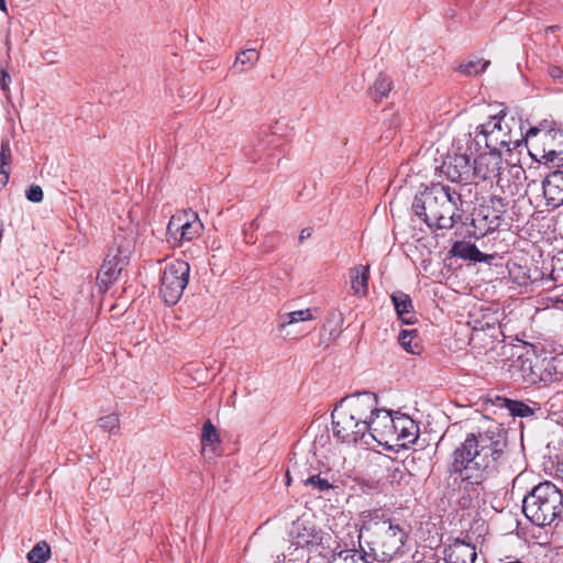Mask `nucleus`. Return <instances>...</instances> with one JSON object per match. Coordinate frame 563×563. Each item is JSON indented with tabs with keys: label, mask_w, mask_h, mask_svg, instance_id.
<instances>
[{
	"label": "nucleus",
	"mask_w": 563,
	"mask_h": 563,
	"mask_svg": "<svg viewBox=\"0 0 563 563\" xmlns=\"http://www.w3.org/2000/svg\"><path fill=\"white\" fill-rule=\"evenodd\" d=\"M507 431L490 422L477 433H468L453 451L449 471L455 481L471 486L481 485L507 460Z\"/></svg>",
	"instance_id": "nucleus-1"
},
{
	"label": "nucleus",
	"mask_w": 563,
	"mask_h": 563,
	"mask_svg": "<svg viewBox=\"0 0 563 563\" xmlns=\"http://www.w3.org/2000/svg\"><path fill=\"white\" fill-rule=\"evenodd\" d=\"M412 210L430 228L451 229L462 220V195L450 186L433 184L415 197Z\"/></svg>",
	"instance_id": "nucleus-2"
},
{
	"label": "nucleus",
	"mask_w": 563,
	"mask_h": 563,
	"mask_svg": "<svg viewBox=\"0 0 563 563\" xmlns=\"http://www.w3.org/2000/svg\"><path fill=\"white\" fill-rule=\"evenodd\" d=\"M366 518L361 531L371 533L374 555L382 561L402 556L406 552L409 526L378 510L368 514Z\"/></svg>",
	"instance_id": "nucleus-3"
},
{
	"label": "nucleus",
	"mask_w": 563,
	"mask_h": 563,
	"mask_svg": "<svg viewBox=\"0 0 563 563\" xmlns=\"http://www.w3.org/2000/svg\"><path fill=\"white\" fill-rule=\"evenodd\" d=\"M563 510V495L551 482H543L523 498L522 511L539 527L552 525Z\"/></svg>",
	"instance_id": "nucleus-4"
},
{
	"label": "nucleus",
	"mask_w": 563,
	"mask_h": 563,
	"mask_svg": "<svg viewBox=\"0 0 563 563\" xmlns=\"http://www.w3.org/2000/svg\"><path fill=\"white\" fill-rule=\"evenodd\" d=\"M135 249V233L133 230H120L113 240L104 258L98 280L108 287L121 274Z\"/></svg>",
	"instance_id": "nucleus-5"
},
{
	"label": "nucleus",
	"mask_w": 563,
	"mask_h": 563,
	"mask_svg": "<svg viewBox=\"0 0 563 563\" xmlns=\"http://www.w3.org/2000/svg\"><path fill=\"white\" fill-rule=\"evenodd\" d=\"M189 272V264L181 260H175L165 265L161 277L159 294L167 305L178 302L188 284Z\"/></svg>",
	"instance_id": "nucleus-6"
},
{
	"label": "nucleus",
	"mask_w": 563,
	"mask_h": 563,
	"mask_svg": "<svg viewBox=\"0 0 563 563\" xmlns=\"http://www.w3.org/2000/svg\"><path fill=\"white\" fill-rule=\"evenodd\" d=\"M517 362L518 374L525 385L548 384L558 378L553 357L520 356Z\"/></svg>",
	"instance_id": "nucleus-7"
},
{
	"label": "nucleus",
	"mask_w": 563,
	"mask_h": 563,
	"mask_svg": "<svg viewBox=\"0 0 563 563\" xmlns=\"http://www.w3.org/2000/svg\"><path fill=\"white\" fill-rule=\"evenodd\" d=\"M479 135L488 150L500 152L505 148L511 151L520 145V140L514 139L508 124L504 123V117H492L487 122L479 125Z\"/></svg>",
	"instance_id": "nucleus-8"
},
{
	"label": "nucleus",
	"mask_w": 563,
	"mask_h": 563,
	"mask_svg": "<svg viewBox=\"0 0 563 563\" xmlns=\"http://www.w3.org/2000/svg\"><path fill=\"white\" fill-rule=\"evenodd\" d=\"M332 419V431L335 438L342 442L356 443L360 440H364L366 445L369 444L366 439V424H357L353 420V415L347 410L343 409L338 402L331 413Z\"/></svg>",
	"instance_id": "nucleus-9"
},
{
	"label": "nucleus",
	"mask_w": 563,
	"mask_h": 563,
	"mask_svg": "<svg viewBox=\"0 0 563 563\" xmlns=\"http://www.w3.org/2000/svg\"><path fill=\"white\" fill-rule=\"evenodd\" d=\"M203 225L194 211H181L172 216L167 225V236L175 242H190L202 232Z\"/></svg>",
	"instance_id": "nucleus-10"
},
{
	"label": "nucleus",
	"mask_w": 563,
	"mask_h": 563,
	"mask_svg": "<svg viewBox=\"0 0 563 563\" xmlns=\"http://www.w3.org/2000/svg\"><path fill=\"white\" fill-rule=\"evenodd\" d=\"M395 419L391 411L376 406L375 413L366 422V439L369 438L380 445H387L394 439Z\"/></svg>",
	"instance_id": "nucleus-11"
},
{
	"label": "nucleus",
	"mask_w": 563,
	"mask_h": 563,
	"mask_svg": "<svg viewBox=\"0 0 563 563\" xmlns=\"http://www.w3.org/2000/svg\"><path fill=\"white\" fill-rule=\"evenodd\" d=\"M339 404L351 415L357 416L360 423L361 420L367 422L372 415L375 413L378 398L372 391H357L343 397Z\"/></svg>",
	"instance_id": "nucleus-12"
},
{
	"label": "nucleus",
	"mask_w": 563,
	"mask_h": 563,
	"mask_svg": "<svg viewBox=\"0 0 563 563\" xmlns=\"http://www.w3.org/2000/svg\"><path fill=\"white\" fill-rule=\"evenodd\" d=\"M289 536L291 543L296 545L294 551H298L299 548H313L318 547L322 542V532L317 529L316 525L306 518H298L291 525Z\"/></svg>",
	"instance_id": "nucleus-13"
},
{
	"label": "nucleus",
	"mask_w": 563,
	"mask_h": 563,
	"mask_svg": "<svg viewBox=\"0 0 563 563\" xmlns=\"http://www.w3.org/2000/svg\"><path fill=\"white\" fill-rule=\"evenodd\" d=\"M441 173L452 183H468L473 180V165L466 153L448 155L441 165Z\"/></svg>",
	"instance_id": "nucleus-14"
},
{
	"label": "nucleus",
	"mask_w": 563,
	"mask_h": 563,
	"mask_svg": "<svg viewBox=\"0 0 563 563\" xmlns=\"http://www.w3.org/2000/svg\"><path fill=\"white\" fill-rule=\"evenodd\" d=\"M503 157L500 152L492 151L479 154L473 163V179H498L503 170Z\"/></svg>",
	"instance_id": "nucleus-15"
},
{
	"label": "nucleus",
	"mask_w": 563,
	"mask_h": 563,
	"mask_svg": "<svg viewBox=\"0 0 563 563\" xmlns=\"http://www.w3.org/2000/svg\"><path fill=\"white\" fill-rule=\"evenodd\" d=\"M443 555L446 563H474L477 558L476 542L467 533L445 547Z\"/></svg>",
	"instance_id": "nucleus-16"
},
{
	"label": "nucleus",
	"mask_w": 563,
	"mask_h": 563,
	"mask_svg": "<svg viewBox=\"0 0 563 563\" xmlns=\"http://www.w3.org/2000/svg\"><path fill=\"white\" fill-rule=\"evenodd\" d=\"M526 170L517 164H507L506 170H501L496 184L504 194L516 196L521 192L523 181L527 180Z\"/></svg>",
	"instance_id": "nucleus-17"
},
{
	"label": "nucleus",
	"mask_w": 563,
	"mask_h": 563,
	"mask_svg": "<svg viewBox=\"0 0 563 563\" xmlns=\"http://www.w3.org/2000/svg\"><path fill=\"white\" fill-rule=\"evenodd\" d=\"M543 195L549 206L563 205V170H554L542 181Z\"/></svg>",
	"instance_id": "nucleus-18"
},
{
	"label": "nucleus",
	"mask_w": 563,
	"mask_h": 563,
	"mask_svg": "<svg viewBox=\"0 0 563 563\" xmlns=\"http://www.w3.org/2000/svg\"><path fill=\"white\" fill-rule=\"evenodd\" d=\"M497 404L500 408L508 409L514 417L531 418L543 415L540 405L534 401L525 402L506 397H497Z\"/></svg>",
	"instance_id": "nucleus-19"
},
{
	"label": "nucleus",
	"mask_w": 563,
	"mask_h": 563,
	"mask_svg": "<svg viewBox=\"0 0 563 563\" xmlns=\"http://www.w3.org/2000/svg\"><path fill=\"white\" fill-rule=\"evenodd\" d=\"M394 438L399 441V445L407 446L413 444L419 437V427L417 423L406 415L396 417Z\"/></svg>",
	"instance_id": "nucleus-20"
},
{
	"label": "nucleus",
	"mask_w": 563,
	"mask_h": 563,
	"mask_svg": "<svg viewBox=\"0 0 563 563\" xmlns=\"http://www.w3.org/2000/svg\"><path fill=\"white\" fill-rule=\"evenodd\" d=\"M450 253L454 257L478 263H489L494 260V255L482 253L475 244L466 241H456Z\"/></svg>",
	"instance_id": "nucleus-21"
},
{
	"label": "nucleus",
	"mask_w": 563,
	"mask_h": 563,
	"mask_svg": "<svg viewBox=\"0 0 563 563\" xmlns=\"http://www.w3.org/2000/svg\"><path fill=\"white\" fill-rule=\"evenodd\" d=\"M398 318L407 324L415 321V313L412 310V302L410 297L404 292H396L391 296Z\"/></svg>",
	"instance_id": "nucleus-22"
},
{
	"label": "nucleus",
	"mask_w": 563,
	"mask_h": 563,
	"mask_svg": "<svg viewBox=\"0 0 563 563\" xmlns=\"http://www.w3.org/2000/svg\"><path fill=\"white\" fill-rule=\"evenodd\" d=\"M369 266L358 265L350 271L351 288L354 295L363 296L367 292Z\"/></svg>",
	"instance_id": "nucleus-23"
},
{
	"label": "nucleus",
	"mask_w": 563,
	"mask_h": 563,
	"mask_svg": "<svg viewBox=\"0 0 563 563\" xmlns=\"http://www.w3.org/2000/svg\"><path fill=\"white\" fill-rule=\"evenodd\" d=\"M260 59V54L254 48L243 49L238 53L235 60L232 65V70L236 74H243L253 68Z\"/></svg>",
	"instance_id": "nucleus-24"
},
{
	"label": "nucleus",
	"mask_w": 563,
	"mask_h": 563,
	"mask_svg": "<svg viewBox=\"0 0 563 563\" xmlns=\"http://www.w3.org/2000/svg\"><path fill=\"white\" fill-rule=\"evenodd\" d=\"M369 556L362 549H347L334 553L329 563H369Z\"/></svg>",
	"instance_id": "nucleus-25"
},
{
	"label": "nucleus",
	"mask_w": 563,
	"mask_h": 563,
	"mask_svg": "<svg viewBox=\"0 0 563 563\" xmlns=\"http://www.w3.org/2000/svg\"><path fill=\"white\" fill-rule=\"evenodd\" d=\"M295 476L305 485V486H311L313 489L318 492H324L332 487V485L329 483L327 477H322L321 473H314L311 475H308L307 477L303 476V472L300 470V467L294 468Z\"/></svg>",
	"instance_id": "nucleus-26"
},
{
	"label": "nucleus",
	"mask_w": 563,
	"mask_h": 563,
	"mask_svg": "<svg viewBox=\"0 0 563 563\" xmlns=\"http://www.w3.org/2000/svg\"><path fill=\"white\" fill-rule=\"evenodd\" d=\"M218 441L219 438L214 426L210 421L205 422L201 433L202 453L206 454L208 448H210V451L213 452L214 445L218 443Z\"/></svg>",
	"instance_id": "nucleus-27"
},
{
	"label": "nucleus",
	"mask_w": 563,
	"mask_h": 563,
	"mask_svg": "<svg viewBox=\"0 0 563 563\" xmlns=\"http://www.w3.org/2000/svg\"><path fill=\"white\" fill-rule=\"evenodd\" d=\"M312 319L313 316L310 309L291 311L280 317V329H285L286 327H289L298 322L310 321Z\"/></svg>",
	"instance_id": "nucleus-28"
},
{
	"label": "nucleus",
	"mask_w": 563,
	"mask_h": 563,
	"mask_svg": "<svg viewBox=\"0 0 563 563\" xmlns=\"http://www.w3.org/2000/svg\"><path fill=\"white\" fill-rule=\"evenodd\" d=\"M51 556V548L45 541L38 542L33 549L27 553V561L30 563H44Z\"/></svg>",
	"instance_id": "nucleus-29"
},
{
	"label": "nucleus",
	"mask_w": 563,
	"mask_h": 563,
	"mask_svg": "<svg viewBox=\"0 0 563 563\" xmlns=\"http://www.w3.org/2000/svg\"><path fill=\"white\" fill-rule=\"evenodd\" d=\"M417 339L416 330H404L399 334V343L400 345L409 353L418 354L420 346L418 342H415Z\"/></svg>",
	"instance_id": "nucleus-30"
},
{
	"label": "nucleus",
	"mask_w": 563,
	"mask_h": 563,
	"mask_svg": "<svg viewBox=\"0 0 563 563\" xmlns=\"http://www.w3.org/2000/svg\"><path fill=\"white\" fill-rule=\"evenodd\" d=\"M481 63V59L472 58L467 60L466 63H462L457 70L464 75L472 76V75H478L485 71L487 66L489 65L488 60L483 62L482 67L478 68V65Z\"/></svg>",
	"instance_id": "nucleus-31"
},
{
	"label": "nucleus",
	"mask_w": 563,
	"mask_h": 563,
	"mask_svg": "<svg viewBox=\"0 0 563 563\" xmlns=\"http://www.w3.org/2000/svg\"><path fill=\"white\" fill-rule=\"evenodd\" d=\"M391 90V81L385 75H379L372 87V93L375 98L383 99Z\"/></svg>",
	"instance_id": "nucleus-32"
},
{
	"label": "nucleus",
	"mask_w": 563,
	"mask_h": 563,
	"mask_svg": "<svg viewBox=\"0 0 563 563\" xmlns=\"http://www.w3.org/2000/svg\"><path fill=\"white\" fill-rule=\"evenodd\" d=\"M509 273L510 276L519 286H527L531 280L529 269L520 265H514L509 269Z\"/></svg>",
	"instance_id": "nucleus-33"
},
{
	"label": "nucleus",
	"mask_w": 563,
	"mask_h": 563,
	"mask_svg": "<svg viewBox=\"0 0 563 563\" xmlns=\"http://www.w3.org/2000/svg\"><path fill=\"white\" fill-rule=\"evenodd\" d=\"M98 422L99 427L107 432H113L119 428V417L115 413L103 416Z\"/></svg>",
	"instance_id": "nucleus-34"
},
{
	"label": "nucleus",
	"mask_w": 563,
	"mask_h": 563,
	"mask_svg": "<svg viewBox=\"0 0 563 563\" xmlns=\"http://www.w3.org/2000/svg\"><path fill=\"white\" fill-rule=\"evenodd\" d=\"M265 148V143L263 141H258L257 143L251 144L247 147H245V156L247 159L252 162H256L261 158L260 152H262Z\"/></svg>",
	"instance_id": "nucleus-35"
},
{
	"label": "nucleus",
	"mask_w": 563,
	"mask_h": 563,
	"mask_svg": "<svg viewBox=\"0 0 563 563\" xmlns=\"http://www.w3.org/2000/svg\"><path fill=\"white\" fill-rule=\"evenodd\" d=\"M11 163V150L9 141L1 142L0 148V167L5 168Z\"/></svg>",
	"instance_id": "nucleus-36"
},
{
	"label": "nucleus",
	"mask_w": 563,
	"mask_h": 563,
	"mask_svg": "<svg viewBox=\"0 0 563 563\" xmlns=\"http://www.w3.org/2000/svg\"><path fill=\"white\" fill-rule=\"evenodd\" d=\"M279 241V234L272 232L267 234L263 242L264 252H272Z\"/></svg>",
	"instance_id": "nucleus-37"
},
{
	"label": "nucleus",
	"mask_w": 563,
	"mask_h": 563,
	"mask_svg": "<svg viewBox=\"0 0 563 563\" xmlns=\"http://www.w3.org/2000/svg\"><path fill=\"white\" fill-rule=\"evenodd\" d=\"M26 198L32 202H41L43 200V190L37 185H32L26 190Z\"/></svg>",
	"instance_id": "nucleus-38"
},
{
	"label": "nucleus",
	"mask_w": 563,
	"mask_h": 563,
	"mask_svg": "<svg viewBox=\"0 0 563 563\" xmlns=\"http://www.w3.org/2000/svg\"><path fill=\"white\" fill-rule=\"evenodd\" d=\"M548 74L553 79L554 84L563 87V69L559 66H549Z\"/></svg>",
	"instance_id": "nucleus-39"
},
{
	"label": "nucleus",
	"mask_w": 563,
	"mask_h": 563,
	"mask_svg": "<svg viewBox=\"0 0 563 563\" xmlns=\"http://www.w3.org/2000/svg\"><path fill=\"white\" fill-rule=\"evenodd\" d=\"M257 228H258V224H257L256 220H253V221L251 222V224H250V228H249V229H247V228H245V229L243 230V232H244V240H245V242H246L247 244H254V243H255V239H254L253 234H252V233H250V231H249V230H252V231H253V230H256Z\"/></svg>",
	"instance_id": "nucleus-40"
},
{
	"label": "nucleus",
	"mask_w": 563,
	"mask_h": 563,
	"mask_svg": "<svg viewBox=\"0 0 563 563\" xmlns=\"http://www.w3.org/2000/svg\"><path fill=\"white\" fill-rule=\"evenodd\" d=\"M0 74V88L4 92H9V84L11 82V77L4 69H1Z\"/></svg>",
	"instance_id": "nucleus-41"
},
{
	"label": "nucleus",
	"mask_w": 563,
	"mask_h": 563,
	"mask_svg": "<svg viewBox=\"0 0 563 563\" xmlns=\"http://www.w3.org/2000/svg\"><path fill=\"white\" fill-rule=\"evenodd\" d=\"M560 153L561 152L553 150V148H549V150L544 148L542 157L544 159H547L548 162H553L559 156Z\"/></svg>",
	"instance_id": "nucleus-42"
},
{
	"label": "nucleus",
	"mask_w": 563,
	"mask_h": 563,
	"mask_svg": "<svg viewBox=\"0 0 563 563\" xmlns=\"http://www.w3.org/2000/svg\"><path fill=\"white\" fill-rule=\"evenodd\" d=\"M9 181V170L0 167V189L3 188Z\"/></svg>",
	"instance_id": "nucleus-43"
},
{
	"label": "nucleus",
	"mask_w": 563,
	"mask_h": 563,
	"mask_svg": "<svg viewBox=\"0 0 563 563\" xmlns=\"http://www.w3.org/2000/svg\"><path fill=\"white\" fill-rule=\"evenodd\" d=\"M295 467H300V470L303 472V476L307 477L308 475H311L312 473L310 472L309 467H308V464L306 462L303 463H298L296 462L294 464V468Z\"/></svg>",
	"instance_id": "nucleus-44"
},
{
	"label": "nucleus",
	"mask_w": 563,
	"mask_h": 563,
	"mask_svg": "<svg viewBox=\"0 0 563 563\" xmlns=\"http://www.w3.org/2000/svg\"><path fill=\"white\" fill-rule=\"evenodd\" d=\"M311 236V229L310 228H305L300 231V234H299V242H303L306 239L310 238Z\"/></svg>",
	"instance_id": "nucleus-45"
},
{
	"label": "nucleus",
	"mask_w": 563,
	"mask_h": 563,
	"mask_svg": "<svg viewBox=\"0 0 563 563\" xmlns=\"http://www.w3.org/2000/svg\"><path fill=\"white\" fill-rule=\"evenodd\" d=\"M56 55L55 52H52V51H47L43 54V59L47 63H53L54 62V56Z\"/></svg>",
	"instance_id": "nucleus-46"
},
{
	"label": "nucleus",
	"mask_w": 563,
	"mask_h": 563,
	"mask_svg": "<svg viewBox=\"0 0 563 563\" xmlns=\"http://www.w3.org/2000/svg\"><path fill=\"white\" fill-rule=\"evenodd\" d=\"M555 135H559V136L563 140V133H554V134H553V133H552V131H545V132L543 133V137H544L545 140H548V139H553Z\"/></svg>",
	"instance_id": "nucleus-47"
},
{
	"label": "nucleus",
	"mask_w": 563,
	"mask_h": 563,
	"mask_svg": "<svg viewBox=\"0 0 563 563\" xmlns=\"http://www.w3.org/2000/svg\"><path fill=\"white\" fill-rule=\"evenodd\" d=\"M292 555V552H290L289 554H284V563H296V560L289 558L287 559L288 556H291Z\"/></svg>",
	"instance_id": "nucleus-48"
},
{
	"label": "nucleus",
	"mask_w": 563,
	"mask_h": 563,
	"mask_svg": "<svg viewBox=\"0 0 563 563\" xmlns=\"http://www.w3.org/2000/svg\"><path fill=\"white\" fill-rule=\"evenodd\" d=\"M539 133V129L538 128H531L528 133H527V136H534Z\"/></svg>",
	"instance_id": "nucleus-49"
},
{
	"label": "nucleus",
	"mask_w": 563,
	"mask_h": 563,
	"mask_svg": "<svg viewBox=\"0 0 563 563\" xmlns=\"http://www.w3.org/2000/svg\"><path fill=\"white\" fill-rule=\"evenodd\" d=\"M291 474H294V475H295V473H294V468H292L291 471H290V470H288V471H287V473H286V481H287V485H289V484H290V482H291Z\"/></svg>",
	"instance_id": "nucleus-50"
},
{
	"label": "nucleus",
	"mask_w": 563,
	"mask_h": 563,
	"mask_svg": "<svg viewBox=\"0 0 563 563\" xmlns=\"http://www.w3.org/2000/svg\"><path fill=\"white\" fill-rule=\"evenodd\" d=\"M0 10L2 12H7V4H5V0H0Z\"/></svg>",
	"instance_id": "nucleus-51"
},
{
	"label": "nucleus",
	"mask_w": 563,
	"mask_h": 563,
	"mask_svg": "<svg viewBox=\"0 0 563 563\" xmlns=\"http://www.w3.org/2000/svg\"><path fill=\"white\" fill-rule=\"evenodd\" d=\"M397 473L402 474V470H401V468H399V467H396V468L394 470L393 481H394V479H396V474H397Z\"/></svg>",
	"instance_id": "nucleus-52"
},
{
	"label": "nucleus",
	"mask_w": 563,
	"mask_h": 563,
	"mask_svg": "<svg viewBox=\"0 0 563 563\" xmlns=\"http://www.w3.org/2000/svg\"><path fill=\"white\" fill-rule=\"evenodd\" d=\"M353 420H354L355 423L356 422L358 423L357 416H355L354 413H353ZM358 424H366V422L364 420H361V422Z\"/></svg>",
	"instance_id": "nucleus-53"
},
{
	"label": "nucleus",
	"mask_w": 563,
	"mask_h": 563,
	"mask_svg": "<svg viewBox=\"0 0 563 563\" xmlns=\"http://www.w3.org/2000/svg\"><path fill=\"white\" fill-rule=\"evenodd\" d=\"M306 563H310V560H307V562H306Z\"/></svg>",
	"instance_id": "nucleus-54"
}]
</instances>
